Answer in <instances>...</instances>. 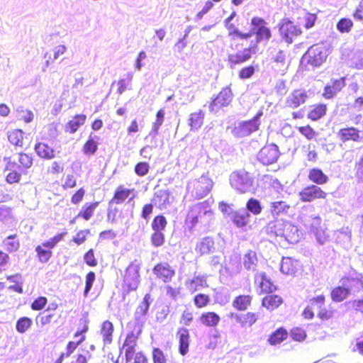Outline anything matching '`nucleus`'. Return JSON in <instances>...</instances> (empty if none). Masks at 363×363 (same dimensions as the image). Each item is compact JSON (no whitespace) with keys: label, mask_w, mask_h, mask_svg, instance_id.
Instances as JSON below:
<instances>
[{"label":"nucleus","mask_w":363,"mask_h":363,"mask_svg":"<svg viewBox=\"0 0 363 363\" xmlns=\"http://www.w3.org/2000/svg\"><path fill=\"white\" fill-rule=\"evenodd\" d=\"M99 205V201L86 203L79 211L75 218H82L85 220H90L95 212V210Z\"/></svg>","instance_id":"nucleus-37"},{"label":"nucleus","mask_w":363,"mask_h":363,"mask_svg":"<svg viewBox=\"0 0 363 363\" xmlns=\"http://www.w3.org/2000/svg\"><path fill=\"white\" fill-rule=\"evenodd\" d=\"M308 93L305 89H296L286 99V106L290 108H296L305 104L308 99Z\"/></svg>","instance_id":"nucleus-18"},{"label":"nucleus","mask_w":363,"mask_h":363,"mask_svg":"<svg viewBox=\"0 0 363 363\" xmlns=\"http://www.w3.org/2000/svg\"><path fill=\"white\" fill-rule=\"evenodd\" d=\"M280 155L279 147L275 144H266L258 152L257 158L264 165L275 163Z\"/></svg>","instance_id":"nucleus-12"},{"label":"nucleus","mask_w":363,"mask_h":363,"mask_svg":"<svg viewBox=\"0 0 363 363\" xmlns=\"http://www.w3.org/2000/svg\"><path fill=\"white\" fill-rule=\"evenodd\" d=\"M289 334L291 335L292 340L296 342H303L306 338L305 330L298 327L292 328Z\"/></svg>","instance_id":"nucleus-53"},{"label":"nucleus","mask_w":363,"mask_h":363,"mask_svg":"<svg viewBox=\"0 0 363 363\" xmlns=\"http://www.w3.org/2000/svg\"><path fill=\"white\" fill-rule=\"evenodd\" d=\"M327 111L328 106L325 104L318 103L312 104L310 106L307 118L312 121H316L323 118L326 115Z\"/></svg>","instance_id":"nucleus-29"},{"label":"nucleus","mask_w":363,"mask_h":363,"mask_svg":"<svg viewBox=\"0 0 363 363\" xmlns=\"http://www.w3.org/2000/svg\"><path fill=\"white\" fill-rule=\"evenodd\" d=\"M150 240L155 247H161L164 242V235L162 232L154 231L151 235Z\"/></svg>","instance_id":"nucleus-59"},{"label":"nucleus","mask_w":363,"mask_h":363,"mask_svg":"<svg viewBox=\"0 0 363 363\" xmlns=\"http://www.w3.org/2000/svg\"><path fill=\"white\" fill-rule=\"evenodd\" d=\"M152 272L156 277L164 282H169L174 276V271L167 263H158L152 268Z\"/></svg>","instance_id":"nucleus-20"},{"label":"nucleus","mask_w":363,"mask_h":363,"mask_svg":"<svg viewBox=\"0 0 363 363\" xmlns=\"http://www.w3.org/2000/svg\"><path fill=\"white\" fill-rule=\"evenodd\" d=\"M152 202L160 210L166 208L171 203L170 192L167 189L156 191L153 194Z\"/></svg>","instance_id":"nucleus-25"},{"label":"nucleus","mask_w":363,"mask_h":363,"mask_svg":"<svg viewBox=\"0 0 363 363\" xmlns=\"http://www.w3.org/2000/svg\"><path fill=\"white\" fill-rule=\"evenodd\" d=\"M86 116L85 114H76L66 123L65 130L69 133L73 134L86 123Z\"/></svg>","instance_id":"nucleus-36"},{"label":"nucleus","mask_w":363,"mask_h":363,"mask_svg":"<svg viewBox=\"0 0 363 363\" xmlns=\"http://www.w3.org/2000/svg\"><path fill=\"white\" fill-rule=\"evenodd\" d=\"M228 316L230 318L235 319V322L244 328L252 327L259 320V315L251 311L242 314L231 313Z\"/></svg>","instance_id":"nucleus-19"},{"label":"nucleus","mask_w":363,"mask_h":363,"mask_svg":"<svg viewBox=\"0 0 363 363\" xmlns=\"http://www.w3.org/2000/svg\"><path fill=\"white\" fill-rule=\"evenodd\" d=\"M301 267L300 262L291 257H282L281 271L286 275L294 276Z\"/></svg>","instance_id":"nucleus-27"},{"label":"nucleus","mask_w":363,"mask_h":363,"mask_svg":"<svg viewBox=\"0 0 363 363\" xmlns=\"http://www.w3.org/2000/svg\"><path fill=\"white\" fill-rule=\"evenodd\" d=\"M325 295H317L309 300L308 306L303 311L302 315L306 320H312L315 317L314 311H317V317L321 320H327L333 318L335 310L333 308L325 307Z\"/></svg>","instance_id":"nucleus-2"},{"label":"nucleus","mask_w":363,"mask_h":363,"mask_svg":"<svg viewBox=\"0 0 363 363\" xmlns=\"http://www.w3.org/2000/svg\"><path fill=\"white\" fill-rule=\"evenodd\" d=\"M167 225V220L162 214L155 216L151 223V228L153 231L162 232Z\"/></svg>","instance_id":"nucleus-45"},{"label":"nucleus","mask_w":363,"mask_h":363,"mask_svg":"<svg viewBox=\"0 0 363 363\" xmlns=\"http://www.w3.org/2000/svg\"><path fill=\"white\" fill-rule=\"evenodd\" d=\"M152 363H167V357L162 350L159 347H154L152 350Z\"/></svg>","instance_id":"nucleus-56"},{"label":"nucleus","mask_w":363,"mask_h":363,"mask_svg":"<svg viewBox=\"0 0 363 363\" xmlns=\"http://www.w3.org/2000/svg\"><path fill=\"white\" fill-rule=\"evenodd\" d=\"M150 168L148 162H139L135 165L134 172L138 177H144L148 174Z\"/></svg>","instance_id":"nucleus-54"},{"label":"nucleus","mask_w":363,"mask_h":363,"mask_svg":"<svg viewBox=\"0 0 363 363\" xmlns=\"http://www.w3.org/2000/svg\"><path fill=\"white\" fill-rule=\"evenodd\" d=\"M220 320V316L215 311H205L199 316L200 325L206 328H216Z\"/></svg>","instance_id":"nucleus-21"},{"label":"nucleus","mask_w":363,"mask_h":363,"mask_svg":"<svg viewBox=\"0 0 363 363\" xmlns=\"http://www.w3.org/2000/svg\"><path fill=\"white\" fill-rule=\"evenodd\" d=\"M164 118V111L162 108L157 111L156 113V119L155 121L152 124V131L155 133H157L163 124Z\"/></svg>","instance_id":"nucleus-57"},{"label":"nucleus","mask_w":363,"mask_h":363,"mask_svg":"<svg viewBox=\"0 0 363 363\" xmlns=\"http://www.w3.org/2000/svg\"><path fill=\"white\" fill-rule=\"evenodd\" d=\"M279 31L281 38L289 44L292 43L294 39L302 33L301 28L287 18L281 20Z\"/></svg>","instance_id":"nucleus-9"},{"label":"nucleus","mask_w":363,"mask_h":363,"mask_svg":"<svg viewBox=\"0 0 363 363\" xmlns=\"http://www.w3.org/2000/svg\"><path fill=\"white\" fill-rule=\"evenodd\" d=\"M84 342V337L79 338L77 341H69L67 344V347H65V352L60 354L58 357L57 362L62 363L63 359L68 358L71 356L75 351V350L82 343Z\"/></svg>","instance_id":"nucleus-42"},{"label":"nucleus","mask_w":363,"mask_h":363,"mask_svg":"<svg viewBox=\"0 0 363 363\" xmlns=\"http://www.w3.org/2000/svg\"><path fill=\"white\" fill-rule=\"evenodd\" d=\"M48 303V299L45 296H38L35 301H32L30 308L32 311H41Z\"/></svg>","instance_id":"nucleus-60"},{"label":"nucleus","mask_w":363,"mask_h":363,"mask_svg":"<svg viewBox=\"0 0 363 363\" xmlns=\"http://www.w3.org/2000/svg\"><path fill=\"white\" fill-rule=\"evenodd\" d=\"M328 194L319 186L310 184L303 187L299 192V199L302 202H311L315 200H323Z\"/></svg>","instance_id":"nucleus-11"},{"label":"nucleus","mask_w":363,"mask_h":363,"mask_svg":"<svg viewBox=\"0 0 363 363\" xmlns=\"http://www.w3.org/2000/svg\"><path fill=\"white\" fill-rule=\"evenodd\" d=\"M268 295L262 298L261 305L268 311H274L281 306L283 303V299L281 296L267 294Z\"/></svg>","instance_id":"nucleus-32"},{"label":"nucleus","mask_w":363,"mask_h":363,"mask_svg":"<svg viewBox=\"0 0 363 363\" xmlns=\"http://www.w3.org/2000/svg\"><path fill=\"white\" fill-rule=\"evenodd\" d=\"M308 178L310 182L313 183L315 185H323L326 184L329 178L323 172L322 169L319 168H311L308 170Z\"/></svg>","instance_id":"nucleus-35"},{"label":"nucleus","mask_w":363,"mask_h":363,"mask_svg":"<svg viewBox=\"0 0 363 363\" xmlns=\"http://www.w3.org/2000/svg\"><path fill=\"white\" fill-rule=\"evenodd\" d=\"M134 191V189H127L123 185H119L116 189L113 196L110 200V203L121 204L130 197Z\"/></svg>","instance_id":"nucleus-30"},{"label":"nucleus","mask_w":363,"mask_h":363,"mask_svg":"<svg viewBox=\"0 0 363 363\" xmlns=\"http://www.w3.org/2000/svg\"><path fill=\"white\" fill-rule=\"evenodd\" d=\"M97 150L98 143L91 134L82 146V152L84 155L89 156L94 155Z\"/></svg>","instance_id":"nucleus-43"},{"label":"nucleus","mask_w":363,"mask_h":363,"mask_svg":"<svg viewBox=\"0 0 363 363\" xmlns=\"http://www.w3.org/2000/svg\"><path fill=\"white\" fill-rule=\"evenodd\" d=\"M205 113L203 110H199L189 114L188 118V125L191 130H197L203 125Z\"/></svg>","instance_id":"nucleus-38"},{"label":"nucleus","mask_w":363,"mask_h":363,"mask_svg":"<svg viewBox=\"0 0 363 363\" xmlns=\"http://www.w3.org/2000/svg\"><path fill=\"white\" fill-rule=\"evenodd\" d=\"M213 185V179L208 174H203L189 182L187 191L194 199L199 200L206 196L212 191Z\"/></svg>","instance_id":"nucleus-3"},{"label":"nucleus","mask_w":363,"mask_h":363,"mask_svg":"<svg viewBox=\"0 0 363 363\" xmlns=\"http://www.w3.org/2000/svg\"><path fill=\"white\" fill-rule=\"evenodd\" d=\"M350 291L348 287L335 286L330 291V298L333 302H342L350 296Z\"/></svg>","instance_id":"nucleus-39"},{"label":"nucleus","mask_w":363,"mask_h":363,"mask_svg":"<svg viewBox=\"0 0 363 363\" xmlns=\"http://www.w3.org/2000/svg\"><path fill=\"white\" fill-rule=\"evenodd\" d=\"M265 20L260 17H253L251 19V26L255 30V41L250 45H256L259 48L258 44L264 42L268 43L272 36V31Z\"/></svg>","instance_id":"nucleus-7"},{"label":"nucleus","mask_w":363,"mask_h":363,"mask_svg":"<svg viewBox=\"0 0 363 363\" xmlns=\"http://www.w3.org/2000/svg\"><path fill=\"white\" fill-rule=\"evenodd\" d=\"M141 334L140 327L134 325L132 330L125 335L122 347H120V353H124V357L127 362H130L133 355L136 354L137 343Z\"/></svg>","instance_id":"nucleus-4"},{"label":"nucleus","mask_w":363,"mask_h":363,"mask_svg":"<svg viewBox=\"0 0 363 363\" xmlns=\"http://www.w3.org/2000/svg\"><path fill=\"white\" fill-rule=\"evenodd\" d=\"M140 284V267L135 264H130L125 269L122 286L126 291H133L138 288Z\"/></svg>","instance_id":"nucleus-8"},{"label":"nucleus","mask_w":363,"mask_h":363,"mask_svg":"<svg viewBox=\"0 0 363 363\" xmlns=\"http://www.w3.org/2000/svg\"><path fill=\"white\" fill-rule=\"evenodd\" d=\"M355 313H359L363 315V300H352L346 303Z\"/></svg>","instance_id":"nucleus-64"},{"label":"nucleus","mask_w":363,"mask_h":363,"mask_svg":"<svg viewBox=\"0 0 363 363\" xmlns=\"http://www.w3.org/2000/svg\"><path fill=\"white\" fill-rule=\"evenodd\" d=\"M270 65L272 69L283 74L288 67L285 52L284 50H279L272 58Z\"/></svg>","instance_id":"nucleus-28"},{"label":"nucleus","mask_w":363,"mask_h":363,"mask_svg":"<svg viewBox=\"0 0 363 363\" xmlns=\"http://www.w3.org/2000/svg\"><path fill=\"white\" fill-rule=\"evenodd\" d=\"M234 97L230 85L220 89L217 95L210 101L208 109L211 113H217L229 106Z\"/></svg>","instance_id":"nucleus-6"},{"label":"nucleus","mask_w":363,"mask_h":363,"mask_svg":"<svg viewBox=\"0 0 363 363\" xmlns=\"http://www.w3.org/2000/svg\"><path fill=\"white\" fill-rule=\"evenodd\" d=\"M246 208L248 212H251L254 215H259L262 211V205L256 199L250 198L246 203Z\"/></svg>","instance_id":"nucleus-48"},{"label":"nucleus","mask_w":363,"mask_h":363,"mask_svg":"<svg viewBox=\"0 0 363 363\" xmlns=\"http://www.w3.org/2000/svg\"><path fill=\"white\" fill-rule=\"evenodd\" d=\"M230 219L237 228H244L250 223V214L244 209L237 210L232 212Z\"/></svg>","instance_id":"nucleus-26"},{"label":"nucleus","mask_w":363,"mask_h":363,"mask_svg":"<svg viewBox=\"0 0 363 363\" xmlns=\"http://www.w3.org/2000/svg\"><path fill=\"white\" fill-rule=\"evenodd\" d=\"M114 333V327L111 321L106 320L101 325L100 334L104 345L112 344Z\"/></svg>","instance_id":"nucleus-31"},{"label":"nucleus","mask_w":363,"mask_h":363,"mask_svg":"<svg viewBox=\"0 0 363 363\" xmlns=\"http://www.w3.org/2000/svg\"><path fill=\"white\" fill-rule=\"evenodd\" d=\"M337 138L342 143L352 141L359 143L363 139L361 130L354 126L340 128L337 132Z\"/></svg>","instance_id":"nucleus-17"},{"label":"nucleus","mask_w":363,"mask_h":363,"mask_svg":"<svg viewBox=\"0 0 363 363\" xmlns=\"http://www.w3.org/2000/svg\"><path fill=\"white\" fill-rule=\"evenodd\" d=\"M34 150L38 157L45 160H52L55 157V150L47 143L38 142L35 145Z\"/></svg>","instance_id":"nucleus-34"},{"label":"nucleus","mask_w":363,"mask_h":363,"mask_svg":"<svg viewBox=\"0 0 363 363\" xmlns=\"http://www.w3.org/2000/svg\"><path fill=\"white\" fill-rule=\"evenodd\" d=\"M262 112L259 111L252 119L243 121L235 128V131L239 137H245L257 131L260 125L259 121Z\"/></svg>","instance_id":"nucleus-14"},{"label":"nucleus","mask_w":363,"mask_h":363,"mask_svg":"<svg viewBox=\"0 0 363 363\" xmlns=\"http://www.w3.org/2000/svg\"><path fill=\"white\" fill-rule=\"evenodd\" d=\"M353 27V22L350 18H342L337 23V29L340 33H349Z\"/></svg>","instance_id":"nucleus-52"},{"label":"nucleus","mask_w":363,"mask_h":363,"mask_svg":"<svg viewBox=\"0 0 363 363\" xmlns=\"http://www.w3.org/2000/svg\"><path fill=\"white\" fill-rule=\"evenodd\" d=\"M185 284L191 293L196 292L199 289L208 287L205 277L199 276L194 277L193 279L186 281Z\"/></svg>","instance_id":"nucleus-41"},{"label":"nucleus","mask_w":363,"mask_h":363,"mask_svg":"<svg viewBox=\"0 0 363 363\" xmlns=\"http://www.w3.org/2000/svg\"><path fill=\"white\" fill-rule=\"evenodd\" d=\"M199 223V214L193 211L189 212L185 219V224L190 228H194Z\"/></svg>","instance_id":"nucleus-61"},{"label":"nucleus","mask_w":363,"mask_h":363,"mask_svg":"<svg viewBox=\"0 0 363 363\" xmlns=\"http://www.w3.org/2000/svg\"><path fill=\"white\" fill-rule=\"evenodd\" d=\"M193 301L196 308H204L209 306L211 303V296L206 294H197L194 296Z\"/></svg>","instance_id":"nucleus-46"},{"label":"nucleus","mask_w":363,"mask_h":363,"mask_svg":"<svg viewBox=\"0 0 363 363\" xmlns=\"http://www.w3.org/2000/svg\"><path fill=\"white\" fill-rule=\"evenodd\" d=\"M257 262V257L255 251H249L245 254L243 264L245 268L250 269L255 267Z\"/></svg>","instance_id":"nucleus-49"},{"label":"nucleus","mask_w":363,"mask_h":363,"mask_svg":"<svg viewBox=\"0 0 363 363\" xmlns=\"http://www.w3.org/2000/svg\"><path fill=\"white\" fill-rule=\"evenodd\" d=\"M347 77H341L338 79H331L327 84L323 91V96L325 99H333L339 92H340L346 86Z\"/></svg>","instance_id":"nucleus-15"},{"label":"nucleus","mask_w":363,"mask_h":363,"mask_svg":"<svg viewBox=\"0 0 363 363\" xmlns=\"http://www.w3.org/2000/svg\"><path fill=\"white\" fill-rule=\"evenodd\" d=\"M290 208V205L283 201H274L271 203V212L272 214L279 215L282 213H286Z\"/></svg>","instance_id":"nucleus-47"},{"label":"nucleus","mask_w":363,"mask_h":363,"mask_svg":"<svg viewBox=\"0 0 363 363\" xmlns=\"http://www.w3.org/2000/svg\"><path fill=\"white\" fill-rule=\"evenodd\" d=\"M252 299L251 295L237 296L233 301V307L238 311H245L251 306Z\"/></svg>","instance_id":"nucleus-40"},{"label":"nucleus","mask_w":363,"mask_h":363,"mask_svg":"<svg viewBox=\"0 0 363 363\" xmlns=\"http://www.w3.org/2000/svg\"><path fill=\"white\" fill-rule=\"evenodd\" d=\"M255 280V282L258 283L260 294H272L277 290V286L273 284L265 272L257 274Z\"/></svg>","instance_id":"nucleus-22"},{"label":"nucleus","mask_w":363,"mask_h":363,"mask_svg":"<svg viewBox=\"0 0 363 363\" xmlns=\"http://www.w3.org/2000/svg\"><path fill=\"white\" fill-rule=\"evenodd\" d=\"M255 69L253 65L242 67L238 72V76L242 79L250 78L255 74Z\"/></svg>","instance_id":"nucleus-62"},{"label":"nucleus","mask_w":363,"mask_h":363,"mask_svg":"<svg viewBox=\"0 0 363 363\" xmlns=\"http://www.w3.org/2000/svg\"><path fill=\"white\" fill-rule=\"evenodd\" d=\"M4 161L6 162L4 172H7L5 181L10 184L19 183L22 174L33 165L32 157L23 152L18 153L17 162L10 157H5Z\"/></svg>","instance_id":"nucleus-1"},{"label":"nucleus","mask_w":363,"mask_h":363,"mask_svg":"<svg viewBox=\"0 0 363 363\" xmlns=\"http://www.w3.org/2000/svg\"><path fill=\"white\" fill-rule=\"evenodd\" d=\"M32 324L33 322L31 318L23 316L17 320L15 328L20 334H24L30 329Z\"/></svg>","instance_id":"nucleus-44"},{"label":"nucleus","mask_w":363,"mask_h":363,"mask_svg":"<svg viewBox=\"0 0 363 363\" xmlns=\"http://www.w3.org/2000/svg\"><path fill=\"white\" fill-rule=\"evenodd\" d=\"M328 56V49L323 44H315L311 46L303 55L302 59L307 65L319 67L323 64Z\"/></svg>","instance_id":"nucleus-5"},{"label":"nucleus","mask_w":363,"mask_h":363,"mask_svg":"<svg viewBox=\"0 0 363 363\" xmlns=\"http://www.w3.org/2000/svg\"><path fill=\"white\" fill-rule=\"evenodd\" d=\"M296 129L301 135L309 140L314 139L318 134L310 125L298 126Z\"/></svg>","instance_id":"nucleus-50"},{"label":"nucleus","mask_w":363,"mask_h":363,"mask_svg":"<svg viewBox=\"0 0 363 363\" xmlns=\"http://www.w3.org/2000/svg\"><path fill=\"white\" fill-rule=\"evenodd\" d=\"M289 333L286 328L280 327L276 329L268 336L267 342L268 344L276 346L288 339Z\"/></svg>","instance_id":"nucleus-33"},{"label":"nucleus","mask_w":363,"mask_h":363,"mask_svg":"<svg viewBox=\"0 0 363 363\" xmlns=\"http://www.w3.org/2000/svg\"><path fill=\"white\" fill-rule=\"evenodd\" d=\"M58 305L53 303L48 306L47 309L36 315V323H40L41 327L50 325L52 323H57L62 315L57 312Z\"/></svg>","instance_id":"nucleus-13"},{"label":"nucleus","mask_w":363,"mask_h":363,"mask_svg":"<svg viewBox=\"0 0 363 363\" xmlns=\"http://www.w3.org/2000/svg\"><path fill=\"white\" fill-rule=\"evenodd\" d=\"M7 138L9 142L16 147L27 148L29 144H26V138L21 129H13L7 133Z\"/></svg>","instance_id":"nucleus-23"},{"label":"nucleus","mask_w":363,"mask_h":363,"mask_svg":"<svg viewBox=\"0 0 363 363\" xmlns=\"http://www.w3.org/2000/svg\"><path fill=\"white\" fill-rule=\"evenodd\" d=\"M194 320V313L188 309H185L180 315L179 323L182 325H190Z\"/></svg>","instance_id":"nucleus-58"},{"label":"nucleus","mask_w":363,"mask_h":363,"mask_svg":"<svg viewBox=\"0 0 363 363\" xmlns=\"http://www.w3.org/2000/svg\"><path fill=\"white\" fill-rule=\"evenodd\" d=\"M230 182L232 187L241 194L247 192L253 183L249 173L245 171L233 172L230 177Z\"/></svg>","instance_id":"nucleus-10"},{"label":"nucleus","mask_w":363,"mask_h":363,"mask_svg":"<svg viewBox=\"0 0 363 363\" xmlns=\"http://www.w3.org/2000/svg\"><path fill=\"white\" fill-rule=\"evenodd\" d=\"M150 295L147 294L145 295L144 298L141 301L140 305L136 309V313L140 315H145L148 309L150 308Z\"/></svg>","instance_id":"nucleus-55"},{"label":"nucleus","mask_w":363,"mask_h":363,"mask_svg":"<svg viewBox=\"0 0 363 363\" xmlns=\"http://www.w3.org/2000/svg\"><path fill=\"white\" fill-rule=\"evenodd\" d=\"M6 250H17L20 247V242L16 235L8 236L3 242Z\"/></svg>","instance_id":"nucleus-51"},{"label":"nucleus","mask_w":363,"mask_h":363,"mask_svg":"<svg viewBox=\"0 0 363 363\" xmlns=\"http://www.w3.org/2000/svg\"><path fill=\"white\" fill-rule=\"evenodd\" d=\"M259 48L256 45H250L248 48H245L241 51L228 55V62L230 65H235L244 63L249 60L252 54L257 52Z\"/></svg>","instance_id":"nucleus-16"},{"label":"nucleus","mask_w":363,"mask_h":363,"mask_svg":"<svg viewBox=\"0 0 363 363\" xmlns=\"http://www.w3.org/2000/svg\"><path fill=\"white\" fill-rule=\"evenodd\" d=\"M177 337L179 340V353L184 356L189 352L190 344V333L189 329L179 328L177 332Z\"/></svg>","instance_id":"nucleus-24"},{"label":"nucleus","mask_w":363,"mask_h":363,"mask_svg":"<svg viewBox=\"0 0 363 363\" xmlns=\"http://www.w3.org/2000/svg\"><path fill=\"white\" fill-rule=\"evenodd\" d=\"M19 119L26 123H30L34 118V114L32 111L29 109L21 108L18 110Z\"/></svg>","instance_id":"nucleus-63"}]
</instances>
